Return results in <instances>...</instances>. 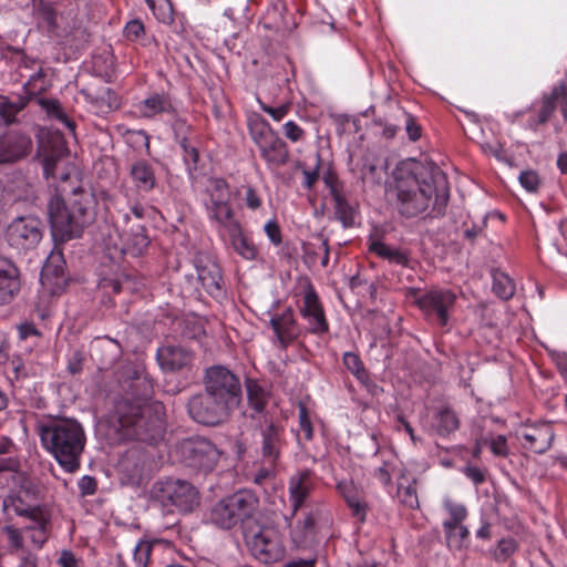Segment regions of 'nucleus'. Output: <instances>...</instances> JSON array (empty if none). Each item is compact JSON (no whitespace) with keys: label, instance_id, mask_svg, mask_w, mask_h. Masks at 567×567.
Listing matches in <instances>:
<instances>
[{"label":"nucleus","instance_id":"nucleus-39","mask_svg":"<svg viewBox=\"0 0 567 567\" xmlns=\"http://www.w3.org/2000/svg\"><path fill=\"white\" fill-rule=\"evenodd\" d=\"M442 505L449 514V518L442 523L443 529H451L456 525L463 524L466 519L467 509L464 504L457 503L450 497H444Z\"/></svg>","mask_w":567,"mask_h":567},{"label":"nucleus","instance_id":"nucleus-1","mask_svg":"<svg viewBox=\"0 0 567 567\" xmlns=\"http://www.w3.org/2000/svg\"><path fill=\"white\" fill-rule=\"evenodd\" d=\"M396 208L405 218L416 217L432 204L431 216H443L450 188L445 174L436 166H424L413 158H406L392 172Z\"/></svg>","mask_w":567,"mask_h":567},{"label":"nucleus","instance_id":"nucleus-42","mask_svg":"<svg viewBox=\"0 0 567 567\" xmlns=\"http://www.w3.org/2000/svg\"><path fill=\"white\" fill-rule=\"evenodd\" d=\"M446 545L452 550H461L465 547L470 530L464 524L456 525L451 529H444Z\"/></svg>","mask_w":567,"mask_h":567},{"label":"nucleus","instance_id":"nucleus-7","mask_svg":"<svg viewBox=\"0 0 567 567\" xmlns=\"http://www.w3.org/2000/svg\"><path fill=\"white\" fill-rule=\"evenodd\" d=\"M409 296L429 323L441 329L449 328L457 301V295L452 289L435 287L421 293L417 288H411Z\"/></svg>","mask_w":567,"mask_h":567},{"label":"nucleus","instance_id":"nucleus-2","mask_svg":"<svg viewBox=\"0 0 567 567\" xmlns=\"http://www.w3.org/2000/svg\"><path fill=\"white\" fill-rule=\"evenodd\" d=\"M317 483L311 470H302L288 480V503L291 509L285 515L290 528V538L296 548H307L312 543L320 525L331 523V516L322 502L311 503Z\"/></svg>","mask_w":567,"mask_h":567},{"label":"nucleus","instance_id":"nucleus-62","mask_svg":"<svg viewBox=\"0 0 567 567\" xmlns=\"http://www.w3.org/2000/svg\"><path fill=\"white\" fill-rule=\"evenodd\" d=\"M264 230L269 239V241L274 246H279L282 243L281 229L278 223L275 219H269L265 226Z\"/></svg>","mask_w":567,"mask_h":567},{"label":"nucleus","instance_id":"nucleus-5","mask_svg":"<svg viewBox=\"0 0 567 567\" xmlns=\"http://www.w3.org/2000/svg\"><path fill=\"white\" fill-rule=\"evenodd\" d=\"M193 271L183 270L184 280L179 282L182 293L187 297H197L203 288L207 295L215 300H221L226 296L225 282L219 265L207 254L197 252L192 265H188Z\"/></svg>","mask_w":567,"mask_h":567},{"label":"nucleus","instance_id":"nucleus-35","mask_svg":"<svg viewBox=\"0 0 567 567\" xmlns=\"http://www.w3.org/2000/svg\"><path fill=\"white\" fill-rule=\"evenodd\" d=\"M247 126L249 135L256 146L277 134L268 121L256 112L248 115Z\"/></svg>","mask_w":567,"mask_h":567},{"label":"nucleus","instance_id":"nucleus-23","mask_svg":"<svg viewBox=\"0 0 567 567\" xmlns=\"http://www.w3.org/2000/svg\"><path fill=\"white\" fill-rule=\"evenodd\" d=\"M227 250H231L246 261H255L259 256V249L250 235H248L241 224L219 236Z\"/></svg>","mask_w":567,"mask_h":567},{"label":"nucleus","instance_id":"nucleus-58","mask_svg":"<svg viewBox=\"0 0 567 567\" xmlns=\"http://www.w3.org/2000/svg\"><path fill=\"white\" fill-rule=\"evenodd\" d=\"M394 466L390 461H384L383 464L377 467L373 472V476L384 486H388L392 482V473Z\"/></svg>","mask_w":567,"mask_h":567},{"label":"nucleus","instance_id":"nucleus-37","mask_svg":"<svg viewBox=\"0 0 567 567\" xmlns=\"http://www.w3.org/2000/svg\"><path fill=\"white\" fill-rule=\"evenodd\" d=\"M492 291L502 300H509L516 291V284L505 271L492 269Z\"/></svg>","mask_w":567,"mask_h":567},{"label":"nucleus","instance_id":"nucleus-16","mask_svg":"<svg viewBox=\"0 0 567 567\" xmlns=\"http://www.w3.org/2000/svg\"><path fill=\"white\" fill-rule=\"evenodd\" d=\"M186 406L189 417L205 426L220 425L227 422L233 414L205 390L192 395Z\"/></svg>","mask_w":567,"mask_h":567},{"label":"nucleus","instance_id":"nucleus-53","mask_svg":"<svg viewBox=\"0 0 567 567\" xmlns=\"http://www.w3.org/2000/svg\"><path fill=\"white\" fill-rule=\"evenodd\" d=\"M550 361L555 364L559 375L567 383V351H560L553 348H545Z\"/></svg>","mask_w":567,"mask_h":567},{"label":"nucleus","instance_id":"nucleus-8","mask_svg":"<svg viewBox=\"0 0 567 567\" xmlns=\"http://www.w3.org/2000/svg\"><path fill=\"white\" fill-rule=\"evenodd\" d=\"M258 507V498L247 489H241L216 503L210 513L209 520L213 525L230 529L250 519Z\"/></svg>","mask_w":567,"mask_h":567},{"label":"nucleus","instance_id":"nucleus-57","mask_svg":"<svg viewBox=\"0 0 567 567\" xmlns=\"http://www.w3.org/2000/svg\"><path fill=\"white\" fill-rule=\"evenodd\" d=\"M464 476L470 480L475 486L483 484L486 481L487 471L473 464H466L461 468Z\"/></svg>","mask_w":567,"mask_h":567},{"label":"nucleus","instance_id":"nucleus-25","mask_svg":"<svg viewBox=\"0 0 567 567\" xmlns=\"http://www.w3.org/2000/svg\"><path fill=\"white\" fill-rule=\"evenodd\" d=\"M40 281L53 295L63 290L66 276L65 261L61 254H51L48 257L40 274Z\"/></svg>","mask_w":567,"mask_h":567},{"label":"nucleus","instance_id":"nucleus-9","mask_svg":"<svg viewBox=\"0 0 567 567\" xmlns=\"http://www.w3.org/2000/svg\"><path fill=\"white\" fill-rule=\"evenodd\" d=\"M11 477L16 489L3 498V513L9 515L12 512L20 517H35L38 513L44 512V506L39 504L42 498L39 483L21 472L13 473Z\"/></svg>","mask_w":567,"mask_h":567},{"label":"nucleus","instance_id":"nucleus-55","mask_svg":"<svg viewBox=\"0 0 567 567\" xmlns=\"http://www.w3.org/2000/svg\"><path fill=\"white\" fill-rule=\"evenodd\" d=\"M556 99L554 97L553 91L543 97L542 107L537 115V118L534 120L535 124H544L546 123L556 109Z\"/></svg>","mask_w":567,"mask_h":567},{"label":"nucleus","instance_id":"nucleus-52","mask_svg":"<svg viewBox=\"0 0 567 567\" xmlns=\"http://www.w3.org/2000/svg\"><path fill=\"white\" fill-rule=\"evenodd\" d=\"M321 166V156L319 153L316 154V163L313 168L309 169L303 166L301 162L297 163V168H302L303 183L302 186L306 189H311L319 179V171Z\"/></svg>","mask_w":567,"mask_h":567},{"label":"nucleus","instance_id":"nucleus-41","mask_svg":"<svg viewBox=\"0 0 567 567\" xmlns=\"http://www.w3.org/2000/svg\"><path fill=\"white\" fill-rule=\"evenodd\" d=\"M34 17L39 25L47 28L48 31H52L56 28V12L50 2L44 0L35 2Z\"/></svg>","mask_w":567,"mask_h":567},{"label":"nucleus","instance_id":"nucleus-28","mask_svg":"<svg viewBox=\"0 0 567 567\" xmlns=\"http://www.w3.org/2000/svg\"><path fill=\"white\" fill-rule=\"evenodd\" d=\"M20 286L19 269L11 260L0 257V305L9 303Z\"/></svg>","mask_w":567,"mask_h":567},{"label":"nucleus","instance_id":"nucleus-19","mask_svg":"<svg viewBox=\"0 0 567 567\" xmlns=\"http://www.w3.org/2000/svg\"><path fill=\"white\" fill-rule=\"evenodd\" d=\"M116 429L121 440H137L141 433L142 405L138 401H118L115 409Z\"/></svg>","mask_w":567,"mask_h":567},{"label":"nucleus","instance_id":"nucleus-24","mask_svg":"<svg viewBox=\"0 0 567 567\" xmlns=\"http://www.w3.org/2000/svg\"><path fill=\"white\" fill-rule=\"evenodd\" d=\"M31 138L20 132H8L0 136V165L12 164L24 158L31 151Z\"/></svg>","mask_w":567,"mask_h":567},{"label":"nucleus","instance_id":"nucleus-61","mask_svg":"<svg viewBox=\"0 0 567 567\" xmlns=\"http://www.w3.org/2000/svg\"><path fill=\"white\" fill-rule=\"evenodd\" d=\"M519 184L527 192H535L539 185L538 175L534 171H524L518 176Z\"/></svg>","mask_w":567,"mask_h":567},{"label":"nucleus","instance_id":"nucleus-6","mask_svg":"<svg viewBox=\"0 0 567 567\" xmlns=\"http://www.w3.org/2000/svg\"><path fill=\"white\" fill-rule=\"evenodd\" d=\"M167 420L159 401L144 398V467L158 468L167 453Z\"/></svg>","mask_w":567,"mask_h":567},{"label":"nucleus","instance_id":"nucleus-46","mask_svg":"<svg viewBox=\"0 0 567 567\" xmlns=\"http://www.w3.org/2000/svg\"><path fill=\"white\" fill-rule=\"evenodd\" d=\"M518 549V543L513 537L501 538L494 550L492 551L493 558L498 563L507 561Z\"/></svg>","mask_w":567,"mask_h":567},{"label":"nucleus","instance_id":"nucleus-49","mask_svg":"<svg viewBox=\"0 0 567 567\" xmlns=\"http://www.w3.org/2000/svg\"><path fill=\"white\" fill-rule=\"evenodd\" d=\"M478 144L483 153L495 157L498 162H511L506 154V151L504 150L502 143L497 138H493L492 141L482 140Z\"/></svg>","mask_w":567,"mask_h":567},{"label":"nucleus","instance_id":"nucleus-59","mask_svg":"<svg viewBox=\"0 0 567 567\" xmlns=\"http://www.w3.org/2000/svg\"><path fill=\"white\" fill-rule=\"evenodd\" d=\"M97 286L106 293H118L122 289V281L117 276L104 275Z\"/></svg>","mask_w":567,"mask_h":567},{"label":"nucleus","instance_id":"nucleus-4","mask_svg":"<svg viewBox=\"0 0 567 567\" xmlns=\"http://www.w3.org/2000/svg\"><path fill=\"white\" fill-rule=\"evenodd\" d=\"M93 208L94 197L84 190H75L69 206L60 196H53L48 204L53 239L64 243L80 237L94 218Z\"/></svg>","mask_w":567,"mask_h":567},{"label":"nucleus","instance_id":"nucleus-18","mask_svg":"<svg viewBox=\"0 0 567 567\" xmlns=\"http://www.w3.org/2000/svg\"><path fill=\"white\" fill-rule=\"evenodd\" d=\"M43 237V224L34 216H21L7 227L8 244L20 251L34 249Z\"/></svg>","mask_w":567,"mask_h":567},{"label":"nucleus","instance_id":"nucleus-15","mask_svg":"<svg viewBox=\"0 0 567 567\" xmlns=\"http://www.w3.org/2000/svg\"><path fill=\"white\" fill-rule=\"evenodd\" d=\"M250 554L262 564H271L284 557L285 547L278 533L270 527H258L245 532Z\"/></svg>","mask_w":567,"mask_h":567},{"label":"nucleus","instance_id":"nucleus-21","mask_svg":"<svg viewBox=\"0 0 567 567\" xmlns=\"http://www.w3.org/2000/svg\"><path fill=\"white\" fill-rule=\"evenodd\" d=\"M336 489L350 509L351 516L359 524L365 523L369 504L365 501L363 488L353 480L343 478L337 482Z\"/></svg>","mask_w":567,"mask_h":567},{"label":"nucleus","instance_id":"nucleus-63","mask_svg":"<svg viewBox=\"0 0 567 567\" xmlns=\"http://www.w3.org/2000/svg\"><path fill=\"white\" fill-rule=\"evenodd\" d=\"M275 476V464H268L267 466H260L255 473L252 481L257 485H264Z\"/></svg>","mask_w":567,"mask_h":567},{"label":"nucleus","instance_id":"nucleus-32","mask_svg":"<svg viewBox=\"0 0 567 567\" xmlns=\"http://www.w3.org/2000/svg\"><path fill=\"white\" fill-rule=\"evenodd\" d=\"M369 250L392 265L412 268L411 256L405 249L392 247L380 239L369 238Z\"/></svg>","mask_w":567,"mask_h":567},{"label":"nucleus","instance_id":"nucleus-34","mask_svg":"<svg viewBox=\"0 0 567 567\" xmlns=\"http://www.w3.org/2000/svg\"><path fill=\"white\" fill-rule=\"evenodd\" d=\"M330 194L334 203V214L344 228L355 225L357 210L347 198L334 187L330 186Z\"/></svg>","mask_w":567,"mask_h":567},{"label":"nucleus","instance_id":"nucleus-44","mask_svg":"<svg viewBox=\"0 0 567 567\" xmlns=\"http://www.w3.org/2000/svg\"><path fill=\"white\" fill-rule=\"evenodd\" d=\"M49 86V82L47 80V75L43 72V69L39 66L38 71L32 74L28 82L23 85V91L28 95V101L37 96L39 94H42Z\"/></svg>","mask_w":567,"mask_h":567},{"label":"nucleus","instance_id":"nucleus-17","mask_svg":"<svg viewBox=\"0 0 567 567\" xmlns=\"http://www.w3.org/2000/svg\"><path fill=\"white\" fill-rule=\"evenodd\" d=\"M299 315L306 321L305 334L322 337L329 332V322L324 308L313 285L308 280L302 289V302Z\"/></svg>","mask_w":567,"mask_h":567},{"label":"nucleus","instance_id":"nucleus-60","mask_svg":"<svg viewBox=\"0 0 567 567\" xmlns=\"http://www.w3.org/2000/svg\"><path fill=\"white\" fill-rule=\"evenodd\" d=\"M185 339H200L205 336V329L199 321L185 320V329L182 332Z\"/></svg>","mask_w":567,"mask_h":567},{"label":"nucleus","instance_id":"nucleus-22","mask_svg":"<svg viewBox=\"0 0 567 567\" xmlns=\"http://www.w3.org/2000/svg\"><path fill=\"white\" fill-rule=\"evenodd\" d=\"M261 455L266 463L276 464L280 456L284 430L271 417L258 422Z\"/></svg>","mask_w":567,"mask_h":567},{"label":"nucleus","instance_id":"nucleus-64","mask_svg":"<svg viewBox=\"0 0 567 567\" xmlns=\"http://www.w3.org/2000/svg\"><path fill=\"white\" fill-rule=\"evenodd\" d=\"M554 97L556 99V102L560 103L561 113L564 116V120H567V85L565 82H561L560 84L553 87Z\"/></svg>","mask_w":567,"mask_h":567},{"label":"nucleus","instance_id":"nucleus-56","mask_svg":"<svg viewBox=\"0 0 567 567\" xmlns=\"http://www.w3.org/2000/svg\"><path fill=\"white\" fill-rule=\"evenodd\" d=\"M183 148V159L189 175L197 168L198 152L194 146L187 144L186 138L181 142Z\"/></svg>","mask_w":567,"mask_h":567},{"label":"nucleus","instance_id":"nucleus-43","mask_svg":"<svg viewBox=\"0 0 567 567\" xmlns=\"http://www.w3.org/2000/svg\"><path fill=\"white\" fill-rule=\"evenodd\" d=\"M39 104L47 111L50 116L64 124L71 132L74 131V122L69 118L58 100L40 99Z\"/></svg>","mask_w":567,"mask_h":567},{"label":"nucleus","instance_id":"nucleus-51","mask_svg":"<svg viewBox=\"0 0 567 567\" xmlns=\"http://www.w3.org/2000/svg\"><path fill=\"white\" fill-rule=\"evenodd\" d=\"M398 497L400 502L409 508L419 506L416 488L413 484L404 486L403 483H398Z\"/></svg>","mask_w":567,"mask_h":567},{"label":"nucleus","instance_id":"nucleus-33","mask_svg":"<svg viewBox=\"0 0 567 567\" xmlns=\"http://www.w3.org/2000/svg\"><path fill=\"white\" fill-rule=\"evenodd\" d=\"M433 427L437 435L446 437L460 427V420L450 406L442 405L435 411Z\"/></svg>","mask_w":567,"mask_h":567},{"label":"nucleus","instance_id":"nucleus-45","mask_svg":"<svg viewBox=\"0 0 567 567\" xmlns=\"http://www.w3.org/2000/svg\"><path fill=\"white\" fill-rule=\"evenodd\" d=\"M342 363L344 368L357 379L363 381L367 379L369 371L365 369L363 361L359 354L354 352H344L342 355Z\"/></svg>","mask_w":567,"mask_h":567},{"label":"nucleus","instance_id":"nucleus-36","mask_svg":"<svg viewBox=\"0 0 567 567\" xmlns=\"http://www.w3.org/2000/svg\"><path fill=\"white\" fill-rule=\"evenodd\" d=\"M33 524L29 525L24 528V530L29 534L30 542L38 549L42 548L44 543L48 539L47 528L49 525V515L48 512L38 513L35 517H27Z\"/></svg>","mask_w":567,"mask_h":567},{"label":"nucleus","instance_id":"nucleus-11","mask_svg":"<svg viewBox=\"0 0 567 567\" xmlns=\"http://www.w3.org/2000/svg\"><path fill=\"white\" fill-rule=\"evenodd\" d=\"M151 499L169 511L190 513L199 505L197 488L185 480L168 477L157 481L151 489Z\"/></svg>","mask_w":567,"mask_h":567},{"label":"nucleus","instance_id":"nucleus-20","mask_svg":"<svg viewBox=\"0 0 567 567\" xmlns=\"http://www.w3.org/2000/svg\"><path fill=\"white\" fill-rule=\"evenodd\" d=\"M245 391L246 408L243 411V415L257 422L269 419L270 416L266 410L270 398L269 390L259 380L246 378Z\"/></svg>","mask_w":567,"mask_h":567},{"label":"nucleus","instance_id":"nucleus-54","mask_svg":"<svg viewBox=\"0 0 567 567\" xmlns=\"http://www.w3.org/2000/svg\"><path fill=\"white\" fill-rule=\"evenodd\" d=\"M299 427L302 432V436L300 434L297 435V441L301 444V441H310L313 437V429L309 417V413L307 408L301 405L299 408Z\"/></svg>","mask_w":567,"mask_h":567},{"label":"nucleus","instance_id":"nucleus-40","mask_svg":"<svg viewBox=\"0 0 567 567\" xmlns=\"http://www.w3.org/2000/svg\"><path fill=\"white\" fill-rule=\"evenodd\" d=\"M174 111L171 97L166 93H154L144 99V117L153 116L157 113Z\"/></svg>","mask_w":567,"mask_h":567},{"label":"nucleus","instance_id":"nucleus-47","mask_svg":"<svg viewBox=\"0 0 567 567\" xmlns=\"http://www.w3.org/2000/svg\"><path fill=\"white\" fill-rule=\"evenodd\" d=\"M152 10L154 17L162 23L173 21V7L169 0H144Z\"/></svg>","mask_w":567,"mask_h":567},{"label":"nucleus","instance_id":"nucleus-26","mask_svg":"<svg viewBox=\"0 0 567 567\" xmlns=\"http://www.w3.org/2000/svg\"><path fill=\"white\" fill-rule=\"evenodd\" d=\"M156 360L163 370L178 371L193 363L194 354L181 346H164L157 349Z\"/></svg>","mask_w":567,"mask_h":567},{"label":"nucleus","instance_id":"nucleus-31","mask_svg":"<svg viewBox=\"0 0 567 567\" xmlns=\"http://www.w3.org/2000/svg\"><path fill=\"white\" fill-rule=\"evenodd\" d=\"M121 483L138 487L142 483V465L140 464V451L128 450L118 462Z\"/></svg>","mask_w":567,"mask_h":567},{"label":"nucleus","instance_id":"nucleus-27","mask_svg":"<svg viewBox=\"0 0 567 567\" xmlns=\"http://www.w3.org/2000/svg\"><path fill=\"white\" fill-rule=\"evenodd\" d=\"M261 158L269 169H276L286 165L289 161L287 143L278 135H274L258 146Z\"/></svg>","mask_w":567,"mask_h":567},{"label":"nucleus","instance_id":"nucleus-50","mask_svg":"<svg viewBox=\"0 0 567 567\" xmlns=\"http://www.w3.org/2000/svg\"><path fill=\"white\" fill-rule=\"evenodd\" d=\"M2 530L8 537L10 554H16L18 551L22 553V550H25L22 529L17 528L12 525H7L3 527Z\"/></svg>","mask_w":567,"mask_h":567},{"label":"nucleus","instance_id":"nucleus-29","mask_svg":"<svg viewBox=\"0 0 567 567\" xmlns=\"http://www.w3.org/2000/svg\"><path fill=\"white\" fill-rule=\"evenodd\" d=\"M519 437L523 440L522 445L524 449L536 454H544L551 446L554 432L547 425L533 426L529 430L522 432Z\"/></svg>","mask_w":567,"mask_h":567},{"label":"nucleus","instance_id":"nucleus-10","mask_svg":"<svg viewBox=\"0 0 567 567\" xmlns=\"http://www.w3.org/2000/svg\"><path fill=\"white\" fill-rule=\"evenodd\" d=\"M221 455L216 444L204 436H192L177 442L173 449V457L186 467L196 472L214 471Z\"/></svg>","mask_w":567,"mask_h":567},{"label":"nucleus","instance_id":"nucleus-14","mask_svg":"<svg viewBox=\"0 0 567 567\" xmlns=\"http://www.w3.org/2000/svg\"><path fill=\"white\" fill-rule=\"evenodd\" d=\"M280 302V299H275L266 315L269 317V326L280 348L287 349L293 341L305 336V330L297 320L291 306H286L281 311H277Z\"/></svg>","mask_w":567,"mask_h":567},{"label":"nucleus","instance_id":"nucleus-3","mask_svg":"<svg viewBox=\"0 0 567 567\" xmlns=\"http://www.w3.org/2000/svg\"><path fill=\"white\" fill-rule=\"evenodd\" d=\"M41 446L68 473L80 468L86 436L80 422L70 417L48 416L37 422Z\"/></svg>","mask_w":567,"mask_h":567},{"label":"nucleus","instance_id":"nucleus-13","mask_svg":"<svg viewBox=\"0 0 567 567\" xmlns=\"http://www.w3.org/2000/svg\"><path fill=\"white\" fill-rule=\"evenodd\" d=\"M206 193L208 195L205 202L206 215L220 236L240 223L235 217L228 184L224 178H210Z\"/></svg>","mask_w":567,"mask_h":567},{"label":"nucleus","instance_id":"nucleus-48","mask_svg":"<svg viewBox=\"0 0 567 567\" xmlns=\"http://www.w3.org/2000/svg\"><path fill=\"white\" fill-rule=\"evenodd\" d=\"M28 104V99L20 97L18 102L3 101L0 103V116L4 124H11L17 114Z\"/></svg>","mask_w":567,"mask_h":567},{"label":"nucleus","instance_id":"nucleus-12","mask_svg":"<svg viewBox=\"0 0 567 567\" xmlns=\"http://www.w3.org/2000/svg\"><path fill=\"white\" fill-rule=\"evenodd\" d=\"M204 390L219 401L231 413L243 402V385L240 379L225 365H213L205 370Z\"/></svg>","mask_w":567,"mask_h":567},{"label":"nucleus","instance_id":"nucleus-38","mask_svg":"<svg viewBox=\"0 0 567 567\" xmlns=\"http://www.w3.org/2000/svg\"><path fill=\"white\" fill-rule=\"evenodd\" d=\"M66 156H68V151L61 142L53 145L51 148H48L47 146L43 147L42 163H43V174H44L45 178L55 177V175H56L55 171H56L58 164L61 163L63 161V158Z\"/></svg>","mask_w":567,"mask_h":567},{"label":"nucleus","instance_id":"nucleus-30","mask_svg":"<svg viewBox=\"0 0 567 567\" xmlns=\"http://www.w3.org/2000/svg\"><path fill=\"white\" fill-rule=\"evenodd\" d=\"M81 94L96 113H107L118 106L117 96L105 85L100 87L89 86L81 90Z\"/></svg>","mask_w":567,"mask_h":567}]
</instances>
